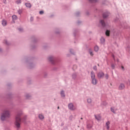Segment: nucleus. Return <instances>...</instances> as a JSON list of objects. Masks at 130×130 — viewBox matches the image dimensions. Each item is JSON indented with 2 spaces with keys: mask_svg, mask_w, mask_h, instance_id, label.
<instances>
[{
  "mask_svg": "<svg viewBox=\"0 0 130 130\" xmlns=\"http://www.w3.org/2000/svg\"><path fill=\"white\" fill-rule=\"evenodd\" d=\"M9 117H11V112H10V110H4L1 115V120H6V119L9 118Z\"/></svg>",
  "mask_w": 130,
  "mask_h": 130,
  "instance_id": "obj_1",
  "label": "nucleus"
},
{
  "mask_svg": "<svg viewBox=\"0 0 130 130\" xmlns=\"http://www.w3.org/2000/svg\"><path fill=\"white\" fill-rule=\"evenodd\" d=\"M21 114H17L15 117V124L17 128L21 127Z\"/></svg>",
  "mask_w": 130,
  "mask_h": 130,
  "instance_id": "obj_2",
  "label": "nucleus"
},
{
  "mask_svg": "<svg viewBox=\"0 0 130 130\" xmlns=\"http://www.w3.org/2000/svg\"><path fill=\"white\" fill-rule=\"evenodd\" d=\"M91 78L92 79V84L93 85H96L97 84V80L95 78V74H94L93 72H91Z\"/></svg>",
  "mask_w": 130,
  "mask_h": 130,
  "instance_id": "obj_3",
  "label": "nucleus"
},
{
  "mask_svg": "<svg viewBox=\"0 0 130 130\" xmlns=\"http://www.w3.org/2000/svg\"><path fill=\"white\" fill-rule=\"evenodd\" d=\"M94 117L98 121H100V120H101V115L100 114L95 115Z\"/></svg>",
  "mask_w": 130,
  "mask_h": 130,
  "instance_id": "obj_4",
  "label": "nucleus"
},
{
  "mask_svg": "<svg viewBox=\"0 0 130 130\" xmlns=\"http://www.w3.org/2000/svg\"><path fill=\"white\" fill-rule=\"evenodd\" d=\"M68 106L69 109H70L71 110H75V109H76V107L74 106V105H73V104H70Z\"/></svg>",
  "mask_w": 130,
  "mask_h": 130,
  "instance_id": "obj_5",
  "label": "nucleus"
},
{
  "mask_svg": "<svg viewBox=\"0 0 130 130\" xmlns=\"http://www.w3.org/2000/svg\"><path fill=\"white\" fill-rule=\"evenodd\" d=\"M117 111V109L115 108V107H112L111 108V111L113 112V113H116V111Z\"/></svg>",
  "mask_w": 130,
  "mask_h": 130,
  "instance_id": "obj_6",
  "label": "nucleus"
},
{
  "mask_svg": "<svg viewBox=\"0 0 130 130\" xmlns=\"http://www.w3.org/2000/svg\"><path fill=\"white\" fill-rule=\"evenodd\" d=\"M125 86L124 84L123 83H121L119 86V90H123V89H124L125 88Z\"/></svg>",
  "mask_w": 130,
  "mask_h": 130,
  "instance_id": "obj_7",
  "label": "nucleus"
},
{
  "mask_svg": "<svg viewBox=\"0 0 130 130\" xmlns=\"http://www.w3.org/2000/svg\"><path fill=\"white\" fill-rule=\"evenodd\" d=\"M98 77L100 79H101V78H103V77H104V74L102 72H101L98 74Z\"/></svg>",
  "mask_w": 130,
  "mask_h": 130,
  "instance_id": "obj_8",
  "label": "nucleus"
},
{
  "mask_svg": "<svg viewBox=\"0 0 130 130\" xmlns=\"http://www.w3.org/2000/svg\"><path fill=\"white\" fill-rule=\"evenodd\" d=\"M7 20L4 19L2 21V24L3 25V26H7Z\"/></svg>",
  "mask_w": 130,
  "mask_h": 130,
  "instance_id": "obj_9",
  "label": "nucleus"
},
{
  "mask_svg": "<svg viewBox=\"0 0 130 130\" xmlns=\"http://www.w3.org/2000/svg\"><path fill=\"white\" fill-rule=\"evenodd\" d=\"M109 125H110V122H109V121L107 122L106 123V128L108 129H109V127H110Z\"/></svg>",
  "mask_w": 130,
  "mask_h": 130,
  "instance_id": "obj_10",
  "label": "nucleus"
},
{
  "mask_svg": "<svg viewBox=\"0 0 130 130\" xmlns=\"http://www.w3.org/2000/svg\"><path fill=\"white\" fill-rule=\"evenodd\" d=\"M25 5L26 8H31L32 7V5L30 3H25Z\"/></svg>",
  "mask_w": 130,
  "mask_h": 130,
  "instance_id": "obj_11",
  "label": "nucleus"
},
{
  "mask_svg": "<svg viewBox=\"0 0 130 130\" xmlns=\"http://www.w3.org/2000/svg\"><path fill=\"white\" fill-rule=\"evenodd\" d=\"M39 118H40V119H44V116H43V115H42V114H40V115H39Z\"/></svg>",
  "mask_w": 130,
  "mask_h": 130,
  "instance_id": "obj_12",
  "label": "nucleus"
},
{
  "mask_svg": "<svg viewBox=\"0 0 130 130\" xmlns=\"http://www.w3.org/2000/svg\"><path fill=\"white\" fill-rule=\"evenodd\" d=\"M17 19H18V17H17V16H16V15H13V16H12V20H13V21H15V20H17Z\"/></svg>",
  "mask_w": 130,
  "mask_h": 130,
  "instance_id": "obj_13",
  "label": "nucleus"
},
{
  "mask_svg": "<svg viewBox=\"0 0 130 130\" xmlns=\"http://www.w3.org/2000/svg\"><path fill=\"white\" fill-rule=\"evenodd\" d=\"M106 36H109V35H110V31L108 30H107L106 31Z\"/></svg>",
  "mask_w": 130,
  "mask_h": 130,
  "instance_id": "obj_14",
  "label": "nucleus"
},
{
  "mask_svg": "<svg viewBox=\"0 0 130 130\" xmlns=\"http://www.w3.org/2000/svg\"><path fill=\"white\" fill-rule=\"evenodd\" d=\"M21 3H22L21 0H17L16 1V4H17V5H20V4H21Z\"/></svg>",
  "mask_w": 130,
  "mask_h": 130,
  "instance_id": "obj_15",
  "label": "nucleus"
},
{
  "mask_svg": "<svg viewBox=\"0 0 130 130\" xmlns=\"http://www.w3.org/2000/svg\"><path fill=\"white\" fill-rule=\"evenodd\" d=\"M48 59L49 60V61H51V62H52V61H53V57H52V56H50L48 58Z\"/></svg>",
  "mask_w": 130,
  "mask_h": 130,
  "instance_id": "obj_16",
  "label": "nucleus"
},
{
  "mask_svg": "<svg viewBox=\"0 0 130 130\" xmlns=\"http://www.w3.org/2000/svg\"><path fill=\"white\" fill-rule=\"evenodd\" d=\"M100 23L102 24V26H105V22H104V20H101Z\"/></svg>",
  "mask_w": 130,
  "mask_h": 130,
  "instance_id": "obj_17",
  "label": "nucleus"
},
{
  "mask_svg": "<svg viewBox=\"0 0 130 130\" xmlns=\"http://www.w3.org/2000/svg\"><path fill=\"white\" fill-rule=\"evenodd\" d=\"M101 43H104L105 42V39H104V38H102L101 39Z\"/></svg>",
  "mask_w": 130,
  "mask_h": 130,
  "instance_id": "obj_18",
  "label": "nucleus"
},
{
  "mask_svg": "<svg viewBox=\"0 0 130 130\" xmlns=\"http://www.w3.org/2000/svg\"><path fill=\"white\" fill-rule=\"evenodd\" d=\"M87 103H92V100L90 98L87 99Z\"/></svg>",
  "mask_w": 130,
  "mask_h": 130,
  "instance_id": "obj_19",
  "label": "nucleus"
},
{
  "mask_svg": "<svg viewBox=\"0 0 130 130\" xmlns=\"http://www.w3.org/2000/svg\"><path fill=\"white\" fill-rule=\"evenodd\" d=\"M108 16H109L108 13H104L103 14V18H107Z\"/></svg>",
  "mask_w": 130,
  "mask_h": 130,
  "instance_id": "obj_20",
  "label": "nucleus"
},
{
  "mask_svg": "<svg viewBox=\"0 0 130 130\" xmlns=\"http://www.w3.org/2000/svg\"><path fill=\"white\" fill-rule=\"evenodd\" d=\"M94 50H95V51H98L99 50V47H98V46H95Z\"/></svg>",
  "mask_w": 130,
  "mask_h": 130,
  "instance_id": "obj_21",
  "label": "nucleus"
},
{
  "mask_svg": "<svg viewBox=\"0 0 130 130\" xmlns=\"http://www.w3.org/2000/svg\"><path fill=\"white\" fill-rule=\"evenodd\" d=\"M23 11L21 9H19L18 11V13L19 15H21V14H22Z\"/></svg>",
  "mask_w": 130,
  "mask_h": 130,
  "instance_id": "obj_22",
  "label": "nucleus"
},
{
  "mask_svg": "<svg viewBox=\"0 0 130 130\" xmlns=\"http://www.w3.org/2000/svg\"><path fill=\"white\" fill-rule=\"evenodd\" d=\"M60 94H61V97H64V92L63 91H61Z\"/></svg>",
  "mask_w": 130,
  "mask_h": 130,
  "instance_id": "obj_23",
  "label": "nucleus"
},
{
  "mask_svg": "<svg viewBox=\"0 0 130 130\" xmlns=\"http://www.w3.org/2000/svg\"><path fill=\"white\" fill-rule=\"evenodd\" d=\"M87 128H92V125L91 124H88L87 125Z\"/></svg>",
  "mask_w": 130,
  "mask_h": 130,
  "instance_id": "obj_24",
  "label": "nucleus"
},
{
  "mask_svg": "<svg viewBox=\"0 0 130 130\" xmlns=\"http://www.w3.org/2000/svg\"><path fill=\"white\" fill-rule=\"evenodd\" d=\"M111 68H112V69H114V68H115V66H114V64H113L111 65Z\"/></svg>",
  "mask_w": 130,
  "mask_h": 130,
  "instance_id": "obj_25",
  "label": "nucleus"
},
{
  "mask_svg": "<svg viewBox=\"0 0 130 130\" xmlns=\"http://www.w3.org/2000/svg\"><path fill=\"white\" fill-rule=\"evenodd\" d=\"M109 77V76H108V74H107V75H105L106 79H108Z\"/></svg>",
  "mask_w": 130,
  "mask_h": 130,
  "instance_id": "obj_26",
  "label": "nucleus"
},
{
  "mask_svg": "<svg viewBox=\"0 0 130 130\" xmlns=\"http://www.w3.org/2000/svg\"><path fill=\"white\" fill-rule=\"evenodd\" d=\"M44 12L41 11H40V15H42V14H43Z\"/></svg>",
  "mask_w": 130,
  "mask_h": 130,
  "instance_id": "obj_27",
  "label": "nucleus"
},
{
  "mask_svg": "<svg viewBox=\"0 0 130 130\" xmlns=\"http://www.w3.org/2000/svg\"><path fill=\"white\" fill-rule=\"evenodd\" d=\"M89 53H90V55H91V56L93 55V53H92L91 51H89Z\"/></svg>",
  "mask_w": 130,
  "mask_h": 130,
  "instance_id": "obj_28",
  "label": "nucleus"
},
{
  "mask_svg": "<svg viewBox=\"0 0 130 130\" xmlns=\"http://www.w3.org/2000/svg\"><path fill=\"white\" fill-rule=\"evenodd\" d=\"M93 69H94L96 71V70H97V67H96V66L94 67Z\"/></svg>",
  "mask_w": 130,
  "mask_h": 130,
  "instance_id": "obj_29",
  "label": "nucleus"
},
{
  "mask_svg": "<svg viewBox=\"0 0 130 130\" xmlns=\"http://www.w3.org/2000/svg\"><path fill=\"white\" fill-rule=\"evenodd\" d=\"M19 31H22L23 30V29H22V28H19Z\"/></svg>",
  "mask_w": 130,
  "mask_h": 130,
  "instance_id": "obj_30",
  "label": "nucleus"
},
{
  "mask_svg": "<svg viewBox=\"0 0 130 130\" xmlns=\"http://www.w3.org/2000/svg\"><path fill=\"white\" fill-rule=\"evenodd\" d=\"M90 2H91L92 3H93V2H94V0H89Z\"/></svg>",
  "mask_w": 130,
  "mask_h": 130,
  "instance_id": "obj_31",
  "label": "nucleus"
},
{
  "mask_svg": "<svg viewBox=\"0 0 130 130\" xmlns=\"http://www.w3.org/2000/svg\"><path fill=\"white\" fill-rule=\"evenodd\" d=\"M121 68L122 69V70H123V69H124L123 66H122Z\"/></svg>",
  "mask_w": 130,
  "mask_h": 130,
  "instance_id": "obj_32",
  "label": "nucleus"
},
{
  "mask_svg": "<svg viewBox=\"0 0 130 130\" xmlns=\"http://www.w3.org/2000/svg\"><path fill=\"white\" fill-rule=\"evenodd\" d=\"M58 109H59V107H58Z\"/></svg>",
  "mask_w": 130,
  "mask_h": 130,
  "instance_id": "obj_33",
  "label": "nucleus"
},
{
  "mask_svg": "<svg viewBox=\"0 0 130 130\" xmlns=\"http://www.w3.org/2000/svg\"><path fill=\"white\" fill-rule=\"evenodd\" d=\"M113 57L114 58V55H113Z\"/></svg>",
  "mask_w": 130,
  "mask_h": 130,
  "instance_id": "obj_34",
  "label": "nucleus"
}]
</instances>
